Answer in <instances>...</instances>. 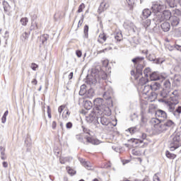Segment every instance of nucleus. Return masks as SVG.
I'll use <instances>...</instances> for the list:
<instances>
[{"label": "nucleus", "instance_id": "nucleus-55", "mask_svg": "<svg viewBox=\"0 0 181 181\" xmlns=\"http://www.w3.org/2000/svg\"><path fill=\"white\" fill-rule=\"evenodd\" d=\"M174 13H175V15H177V16H180V15H181L180 10H179V9H175V10H174Z\"/></svg>", "mask_w": 181, "mask_h": 181}, {"label": "nucleus", "instance_id": "nucleus-23", "mask_svg": "<svg viewBox=\"0 0 181 181\" xmlns=\"http://www.w3.org/2000/svg\"><path fill=\"white\" fill-rule=\"evenodd\" d=\"M150 80L151 81H158V80H160V76L156 72H153L150 74Z\"/></svg>", "mask_w": 181, "mask_h": 181}, {"label": "nucleus", "instance_id": "nucleus-37", "mask_svg": "<svg viewBox=\"0 0 181 181\" xmlns=\"http://www.w3.org/2000/svg\"><path fill=\"white\" fill-rule=\"evenodd\" d=\"M20 22L23 26H26L28 25V22H29V19L26 17L22 18Z\"/></svg>", "mask_w": 181, "mask_h": 181}, {"label": "nucleus", "instance_id": "nucleus-62", "mask_svg": "<svg viewBox=\"0 0 181 181\" xmlns=\"http://www.w3.org/2000/svg\"><path fill=\"white\" fill-rule=\"evenodd\" d=\"M103 64L104 67H107L108 66V61H103Z\"/></svg>", "mask_w": 181, "mask_h": 181}, {"label": "nucleus", "instance_id": "nucleus-39", "mask_svg": "<svg viewBox=\"0 0 181 181\" xmlns=\"http://www.w3.org/2000/svg\"><path fill=\"white\" fill-rule=\"evenodd\" d=\"M130 134H135V132H138L139 131V127L138 126H135L134 127H131L129 129Z\"/></svg>", "mask_w": 181, "mask_h": 181}, {"label": "nucleus", "instance_id": "nucleus-20", "mask_svg": "<svg viewBox=\"0 0 181 181\" xmlns=\"http://www.w3.org/2000/svg\"><path fill=\"white\" fill-rule=\"evenodd\" d=\"M37 19V15L33 14L31 16V29H37V23L36 20Z\"/></svg>", "mask_w": 181, "mask_h": 181}, {"label": "nucleus", "instance_id": "nucleus-28", "mask_svg": "<svg viewBox=\"0 0 181 181\" xmlns=\"http://www.w3.org/2000/svg\"><path fill=\"white\" fill-rule=\"evenodd\" d=\"M166 2L170 8H176L177 6V4L175 0H166Z\"/></svg>", "mask_w": 181, "mask_h": 181}, {"label": "nucleus", "instance_id": "nucleus-64", "mask_svg": "<svg viewBox=\"0 0 181 181\" xmlns=\"http://www.w3.org/2000/svg\"><path fill=\"white\" fill-rule=\"evenodd\" d=\"M3 167L8 168V163L6 161L3 162Z\"/></svg>", "mask_w": 181, "mask_h": 181}, {"label": "nucleus", "instance_id": "nucleus-58", "mask_svg": "<svg viewBox=\"0 0 181 181\" xmlns=\"http://www.w3.org/2000/svg\"><path fill=\"white\" fill-rule=\"evenodd\" d=\"M176 34H177V36H178V37H180V36H181V28H178V29L176 30Z\"/></svg>", "mask_w": 181, "mask_h": 181}, {"label": "nucleus", "instance_id": "nucleus-29", "mask_svg": "<svg viewBox=\"0 0 181 181\" xmlns=\"http://www.w3.org/2000/svg\"><path fill=\"white\" fill-rule=\"evenodd\" d=\"M3 8L4 9V12H9V9H11V6L6 1H3Z\"/></svg>", "mask_w": 181, "mask_h": 181}, {"label": "nucleus", "instance_id": "nucleus-1", "mask_svg": "<svg viewBox=\"0 0 181 181\" xmlns=\"http://www.w3.org/2000/svg\"><path fill=\"white\" fill-rule=\"evenodd\" d=\"M175 127V122L173 121L168 119L165 122H161L160 124L156 126V129H154V132L158 134V135L160 134H165L166 131H169V129H172Z\"/></svg>", "mask_w": 181, "mask_h": 181}, {"label": "nucleus", "instance_id": "nucleus-52", "mask_svg": "<svg viewBox=\"0 0 181 181\" xmlns=\"http://www.w3.org/2000/svg\"><path fill=\"white\" fill-rule=\"evenodd\" d=\"M47 114L48 117L52 118V110H50V106H47Z\"/></svg>", "mask_w": 181, "mask_h": 181}, {"label": "nucleus", "instance_id": "nucleus-32", "mask_svg": "<svg viewBox=\"0 0 181 181\" xmlns=\"http://www.w3.org/2000/svg\"><path fill=\"white\" fill-rule=\"evenodd\" d=\"M86 85L81 86V89L79 91V95H84L87 93V89H86Z\"/></svg>", "mask_w": 181, "mask_h": 181}, {"label": "nucleus", "instance_id": "nucleus-31", "mask_svg": "<svg viewBox=\"0 0 181 181\" xmlns=\"http://www.w3.org/2000/svg\"><path fill=\"white\" fill-rule=\"evenodd\" d=\"M163 88L165 89V90H170V81L169 80H165L164 82H163Z\"/></svg>", "mask_w": 181, "mask_h": 181}, {"label": "nucleus", "instance_id": "nucleus-18", "mask_svg": "<svg viewBox=\"0 0 181 181\" xmlns=\"http://www.w3.org/2000/svg\"><path fill=\"white\" fill-rule=\"evenodd\" d=\"M170 94H172V93H170V90L169 89L164 88H163V90L160 93V97H162V98H165L167 100H168L169 97L170 96Z\"/></svg>", "mask_w": 181, "mask_h": 181}, {"label": "nucleus", "instance_id": "nucleus-56", "mask_svg": "<svg viewBox=\"0 0 181 181\" xmlns=\"http://www.w3.org/2000/svg\"><path fill=\"white\" fill-rule=\"evenodd\" d=\"M141 121L142 122V124H146V119L145 118V117L143 116V115H141Z\"/></svg>", "mask_w": 181, "mask_h": 181}, {"label": "nucleus", "instance_id": "nucleus-9", "mask_svg": "<svg viewBox=\"0 0 181 181\" xmlns=\"http://www.w3.org/2000/svg\"><path fill=\"white\" fill-rule=\"evenodd\" d=\"M179 97H180V93H179V90H175L170 93L168 101L171 103L172 105H177V104H179Z\"/></svg>", "mask_w": 181, "mask_h": 181}, {"label": "nucleus", "instance_id": "nucleus-13", "mask_svg": "<svg viewBox=\"0 0 181 181\" xmlns=\"http://www.w3.org/2000/svg\"><path fill=\"white\" fill-rule=\"evenodd\" d=\"M169 21L172 28H176L180 23V18L176 16H173Z\"/></svg>", "mask_w": 181, "mask_h": 181}, {"label": "nucleus", "instance_id": "nucleus-16", "mask_svg": "<svg viewBox=\"0 0 181 181\" xmlns=\"http://www.w3.org/2000/svg\"><path fill=\"white\" fill-rule=\"evenodd\" d=\"M147 59L148 60H149V62H153V63H155L156 64H162V63H163V60H162V59H156L152 54H149L148 56H147Z\"/></svg>", "mask_w": 181, "mask_h": 181}, {"label": "nucleus", "instance_id": "nucleus-11", "mask_svg": "<svg viewBox=\"0 0 181 181\" xmlns=\"http://www.w3.org/2000/svg\"><path fill=\"white\" fill-rule=\"evenodd\" d=\"M92 73H93V74L96 75V78H98V80L100 81V80H107V73H105V71H103V70H98V69H95L93 71H92Z\"/></svg>", "mask_w": 181, "mask_h": 181}, {"label": "nucleus", "instance_id": "nucleus-63", "mask_svg": "<svg viewBox=\"0 0 181 181\" xmlns=\"http://www.w3.org/2000/svg\"><path fill=\"white\" fill-rule=\"evenodd\" d=\"M129 6L132 5V0H125Z\"/></svg>", "mask_w": 181, "mask_h": 181}, {"label": "nucleus", "instance_id": "nucleus-12", "mask_svg": "<svg viewBox=\"0 0 181 181\" xmlns=\"http://www.w3.org/2000/svg\"><path fill=\"white\" fill-rule=\"evenodd\" d=\"M97 81H99L98 78H97V75H95V74L93 73L92 76L87 78L86 83L93 87L97 84Z\"/></svg>", "mask_w": 181, "mask_h": 181}, {"label": "nucleus", "instance_id": "nucleus-42", "mask_svg": "<svg viewBox=\"0 0 181 181\" xmlns=\"http://www.w3.org/2000/svg\"><path fill=\"white\" fill-rule=\"evenodd\" d=\"M143 25L144 28L147 29V28H149V26H151V20L147 19L146 21L144 22Z\"/></svg>", "mask_w": 181, "mask_h": 181}, {"label": "nucleus", "instance_id": "nucleus-10", "mask_svg": "<svg viewBox=\"0 0 181 181\" xmlns=\"http://www.w3.org/2000/svg\"><path fill=\"white\" fill-rule=\"evenodd\" d=\"M100 113L97 112V111L93 110L91 112L90 114H89L88 116H86V119L88 124H95L97 125V118L100 117Z\"/></svg>", "mask_w": 181, "mask_h": 181}, {"label": "nucleus", "instance_id": "nucleus-57", "mask_svg": "<svg viewBox=\"0 0 181 181\" xmlns=\"http://www.w3.org/2000/svg\"><path fill=\"white\" fill-rule=\"evenodd\" d=\"M1 122L2 124H5L6 122V116L3 115V117H1Z\"/></svg>", "mask_w": 181, "mask_h": 181}, {"label": "nucleus", "instance_id": "nucleus-38", "mask_svg": "<svg viewBox=\"0 0 181 181\" xmlns=\"http://www.w3.org/2000/svg\"><path fill=\"white\" fill-rule=\"evenodd\" d=\"M84 107L86 110H89L90 108L93 107V103H91L90 101H86Z\"/></svg>", "mask_w": 181, "mask_h": 181}, {"label": "nucleus", "instance_id": "nucleus-8", "mask_svg": "<svg viewBox=\"0 0 181 181\" xmlns=\"http://www.w3.org/2000/svg\"><path fill=\"white\" fill-rule=\"evenodd\" d=\"M100 124L102 125H105V127H107V131H111L114 128V127H117V124H112L111 122H110V119H108L105 117H97V123L96 124Z\"/></svg>", "mask_w": 181, "mask_h": 181}, {"label": "nucleus", "instance_id": "nucleus-43", "mask_svg": "<svg viewBox=\"0 0 181 181\" xmlns=\"http://www.w3.org/2000/svg\"><path fill=\"white\" fill-rule=\"evenodd\" d=\"M84 8H86V5H84V4H81L78 8V13H81V12H83V9H84Z\"/></svg>", "mask_w": 181, "mask_h": 181}, {"label": "nucleus", "instance_id": "nucleus-51", "mask_svg": "<svg viewBox=\"0 0 181 181\" xmlns=\"http://www.w3.org/2000/svg\"><path fill=\"white\" fill-rule=\"evenodd\" d=\"M130 118L131 121H134V119H136V118H138V115H136V113H133L132 115H131Z\"/></svg>", "mask_w": 181, "mask_h": 181}, {"label": "nucleus", "instance_id": "nucleus-36", "mask_svg": "<svg viewBox=\"0 0 181 181\" xmlns=\"http://www.w3.org/2000/svg\"><path fill=\"white\" fill-rule=\"evenodd\" d=\"M88 25H86L83 28L84 37H86V39L88 38Z\"/></svg>", "mask_w": 181, "mask_h": 181}, {"label": "nucleus", "instance_id": "nucleus-21", "mask_svg": "<svg viewBox=\"0 0 181 181\" xmlns=\"http://www.w3.org/2000/svg\"><path fill=\"white\" fill-rule=\"evenodd\" d=\"M151 124L154 127V129H156V126L160 125L162 122V119L152 118L150 121Z\"/></svg>", "mask_w": 181, "mask_h": 181}, {"label": "nucleus", "instance_id": "nucleus-25", "mask_svg": "<svg viewBox=\"0 0 181 181\" xmlns=\"http://www.w3.org/2000/svg\"><path fill=\"white\" fill-rule=\"evenodd\" d=\"M152 91H158L160 88V83L158 82H153L151 84Z\"/></svg>", "mask_w": 181, "mask_h": 181}, {"label": "nucleus", "instance_id": "nucleus-49", "mask_svg": "<svg viewBox=\"0 0 181 181\" xmlns=\"http://www.w3.org/2000/svg\"><path fill=\"white\" fill-rule=\"evenodd\" d=\"M64 108H66L65 105H61L58 107V112L59 114H62V112H63V110H64Z\"/></svg>", "mask_w": 181, "mask_h": 181}, {"label": "nucleus", "instance_id": "nucleus-3", "mask_svg": "<svg viewBox=\"0 0 181 181\" xmlns=\"http://www.w3.org/2000/svg\"><path fill=\"white\" fill-rule=\"evenodd\" d=\"M170 149H177L180 145V142L181 141V132H175L170 136Z\"/></svg>", "mask_w": 181, "mask_h": 181}, {"label": "nucleus", "instance_id": "nucleus-45", "mask_svg": "<svg viewBox=\"0 0 181 181\" xmlns=\"http://www.w3.org/2000/svg\"><path fill=\"white\" fill-rule=\"evenodd\" d=\"M115 40H117V42H121V40H122V35L120 33V34H118V35H116L115 36Z\"/></svg>", "mask_w": 181, "mask_h": 181}, {"label": "nucleus", "instance_id": "nucleus-60", "mask_svg": "<svg viewBox=\"0 0 181 181\" xmlns=\"http://www.w3.org/2000/svg\"><path fill=\"white\" fill-rule=\"evenodd\" d=\"M31 83H32L33 84H34V86H37V80H36V78H34V79L31 81Z\"/></svg>", "mask_w": 181, "mask_h": 181}, {"label": "nucleus", "instance_id": "nucleus-33", "mask_svg": "<svg viewBox=\"0 0 181 181\" xmlns=\"http://www.w3.org/2000/svg\"><path fill=\"white\" fill-rule=\"evenodd\" d=\"M151 90H152L151 85H146L144 86V88L143 89V93L144 94H147Z\"/></svg>", "mask_w": 181, "mask_h": 181}, {"label": "nucleus", "instance_id": "nucleus-61", "mask_svg": "<svg viewBox=\"0 0 181 181\" xmlns=\"http://www.w3.org/2000/svg\"><path fill=\"white\" fill-rule=\"evenodd\" d=\"M168 110L170 111V112H173V111H175V107L169 106Z\"/></svg>", "mask_w": 181, "mask_h": 181}, {"label": "nucleus", "instance_id": "nucleus-44", "mask_svg": "<svg viewBox=\"0 0 181 181\" xmlns=\"http://www.w3.org/2000/svg\"><path fill=\"white\" fill-rule=\"evenodd\" d=\"M177 114H181V106H178L175 112H173V115L176 117Z\"/></svg>", "mask_w": 181, "mask_h": 181}, {"label": "nucleus", "instance_id": "nucleus-5", "mask_svg": "<svg viewBox=\"0 0 181 181\" xmlns=\"http://www.w3.org/2000/svg\"><path fill=\"white\" fill-rule=\"evenodd\" d=\"M82 129L83 133L86 134V136H84V139H86V142L92 144V145H98V140L91 137L93 136V132L84 126H82Z\"/></svg>", "mask_w": 181, "mask_h": 181}, {"label": "nucleus", "instance_id": "nucleus-59", "mask_svg": "<svg viewBox=\"0 0 181 181\" xmlns=\"http://www.w3.org/2000/svg\"><path fill=\"white\" fill-rule=\"evenodd\" d=\"M76 54L78 57H81L82 56V52L80 50H77Z\"/></svg>", "mask_w": 181, "mask_h": 181}, {"label": "nucleus", "instance_id": "nucleus-47", "mask_svg": "<svg viewBox=\"0 0 181 181\" xmlns=\"http://www.w3.org/2000/svg\"><path fill=\"white\" fill-rule=\"evenodd\" d=\"M66 169L69 175H76V170L71 169L70 167L67 168Z\"/></svg>", "mask_w": 181, "mask_h": 181}, {"label": "nucleus", "instance_id": "nucleus-30", "mask_svg": "<svg viewBox=\"0 0 181 181\" xmlns=\"http://www.w3.org/2000/svg\"><path fill=\"white\" fill-rule=\"evenodd\" d=\"M29 33H23L21 36V40H22V42H25V40H28V39H29Z\"/></svg>", "mask_w": 181, "mask_h": 181}, {"label": "nucleus", "instance_id": "nucleus-46", "mask_svg": "<svg viewBox=\"0 0 181 181\" xmlns=\"http://www.w3.org/2000/svg\"><path fill=\"white\" fill-rule=\"evenodd\" d=\"M181 81V78L180 76H175L174 78V82L176 83V84H180Z\"/></svg>", "mask_w": 181, "mask_h": 181}, {"label": "nucleus", "instance_id": "nucleus-4", "mask_svg": "<svg viewBox=\"0 0 181 181\" xmlns=\"http://www.w3.org/2000/svg\"><path fill=\"white\" fill-rule=\"evenodd\" d=\"M93 103H94V105L95 106L94 111H96V112H98L99 115H103V113L105 110V105H104V100H103V98H98L94 100Z\"/></svg>", "mask_w": 181, "mask_h": 181}, {"label": "nucleus", "instance_id": "nucleus-26", "mask_svg": "<svg viewBox=\"0 0 181 181\" xmlns=\"http://www.w3.org/2000/svg\"><path fill=\"white\" fill-rule=\"evenodd\" d=\"M49 40V35L44 34L40 37V42L42 45H47V40Z\"/></svg>", "mask_w": 181, "mask_h": 181}, {"label": "nucleus", "instance_id": "nucleus-22", "mask_svg": "<svg viewBox=\"0 0 181 181\" xmlns=\"http://www.w3.org/2000/svg\"><path fill=\"white\" fill-rule=\"evenodd\" d=\"M111 97H112V89L111 88L103 93V98L105 100H110Z\"/></svg>", "mask_w": 181, "mask_h": 181}, {"label": "nucleus", "instance_id": "nucleus-41", "mask_svg": "<svg viewBox=\"0 0 181 181\" xmlns=\"http://www.w3.org/2000/svg\"><path fill=\"white\" fill-rule=\"evenodd\" d=\"M83 166L86 168L88 170H91V164L89 162H83Z\"/></svg>", "mask_w": 181, "mask_h": 181}, {"label": "nucleus", "instance_id": "nucleus-27", "mask_svg": "<svg viewBox=\"0 0 181 181\" xmlns=\"http://www.w3.org/2000/svg\"><path fill=\"white\" fill-rule=\"evenodd\" d=\"M167 48L168 49V50H170V52H172V50H175V49L181 52V46L179 45H175L174 47L168 45H167Z\"/></svg>", "mask_w": 181, "mask_h": 181}, {"label": "nucleus", "instance_id": "nucleus-14", "mask_svg": "<svg viewBox=\"0 0 181 181\" xmlns=\"http://www.w3.org/2000/svg\"><path fill=\"white\" fill-rule=\"evenodd\" d=\"M156 117L157 118H161L162 122L168 118V115L166 114V112L162 110H158L156 112Z\"/></svg>", "mask_w": 181, "mask_h": 181}, {"label": "nucleus", "instance_id": "nucleus-35", "mask_svg": "<svg viewBox=\"0 0 181 181\" xmlns=\"http://www.w3.org/2000/svg\"><path fill=\"white\" fill-rule=\"evenodd\" d=\"M105 5H106V4H105V3H101L100 4V5L98 8V12L99 13H103V12H104V11H105L104 8H105Z\"/></svg>", "mask_w": 181, "mask_h": 181}, {"label": "nucleus", "instance_id": "nucleus-34", "mask_svg": "<svg viewBox=\"0 0 181 181\" xmlns=\"http://www.w3.org/2000/svg\"><path fill=\"white\" fill-rule=\"evenodd\" d=\"M165 156L168 158V159H175L176 158V155L174 153H170L169 151L165 152Z\"/></svg>", "mask_w": 181, "mask_h": 181}, {"label": "nucleus", "instance_id": "nucleus-24", "mask_svg": "<svg viewBox=\"0 0 181 181\" xmlns=\"http://www.w3.org/2000/svg\"><path fill=\"white\" fill-rule=\"evenodd\" d=\"M76 139H77V141H78V142H81V144H83L84 145H87V144H89L88 142H87V141H85L86 139H84V136L82 134H77L76 136Z\"/></svg>", "mask_w": 181, "mask_h": 181}, {"label": "nucleus", "instance_id": "nucleus-2", "mask_svg": "<svg viewBox=\"0 0 181 181\" xmlns=\"http://www.w3.org/2000/svg\"><path fill=\"white\" fill-rule=\"evenodd\" d=\"M144 60H145V57H136L132 59V63L136 66V71L138 76H142V70L145 67L144 66Z\"/></svg>", "mask_w": 181, "mask_h": 181}, {"label": "nucleus", "instance_id": "nucleus-40", "mask_svg": "<svg viewBox=\"0 0 181 181\" xmlns=\"http://www.w3.org/2000/svg\"><path fill=\"white\" fill-rule=\"evenodd\" d=\"M144 76L145 77H148L150 76V74H152V73L151 72V68L148 67V68H146L144 69Z\"/></svg>", "mask_w": 181, "mask_h": 181}, {"label": "nucleus", "instance_id": "nucleus-6", "mask_svg": "<svg viewBox=\"0 0 181 181\" xmlns=\"http://www.w3.org/2000/svg\"><path fill=\"white\" fill-rule=\"evenodd\" d=\"M172 16V12L170 10H163L156 15V19L158 22H165L170 21Z\"/></svg>", "mask_w": 181, "mask_h": 181}, {"label": "nucleus", "instance_id": "nucleus-17", "mask_svg": "<svg viewBox=\"0 0 181 181\" xmlns=\"http://www.w3.org/2000/svg\"><path fill=\"white\" fill-rule=\"evenodd\" d=\"M152 8H145L142 11L141 18L142 19H148V18L150 17L151 15H152Z\"/></svg>", "mask_w": 181, "mask_h": 181}, {"label": "nucleus", "instance_id": "nucleus-15", "mask_svg": "<svg viewBox=\"0 0 181 181\" xmlns=\"http://www.w3.org/2000/svg\"><path fill=\"white\" fill-rule=\"evenodd\" d=\"M25 145L27 148V152H30L32 149V139H30V136L29 134L27 135V137L25 140Z\"/></svg>", "mask_w": 181, "mask_h": 181}, {"label": "nucleus", "instance_id": "nucleus-53", "mask_svg": "<svg viewBox=\"0 0 181 181\" xmlns=\"http://www.w3.org/2000/svg\"><path fill=\"white\" fill-rule=\"evenodd\" d=\"M84 21V16H82L81 17V20H80L78 23V28H80V26H81V25H83V22Z\"/></svg>", "mask_w": 181, "mask_h": 181}, {"label": "nucleus", "instance_id": "nucleus-54", "mask_svg": "<svg viewBox=\"0 0 181 181\" xmlns=\"http://www.w3.org/2000/svg\"><path fill=\"white\" fill-rule=\"evenodd\" d=\"M56 127H57V123L56 122V121H53L52 123V129H56Z\"/></svg>", "mask_w": 181, "mask_h": 181}, {"label": "nucleus", "instance_id": "nucleus-48", "mask_svg": "<svg viewBox=\"0 0 181 181\" xmlns=\"http://www.w3.org/2000/svg\"><path fill=\"white\" fill-rule=\"evenodd\" d=\"M39 67V66L35 63H32L30 65V69H32V70H33L34 71H36V69H37Z\"/></svg>", "mask_w": 181, "mask_h": 181}, {"label": "nucleus", "instance_id": "nucleus-7", "mask_svg": "<svg viewBox=\"0 0 181 181\" xmlns=\"http://www.w3.org/2000/svg\"><path fill=\"white\" fill-rule=\"evenodd\" d=\"M166 9V4L163 1L154 2L151 6V11L153 13H160Z\"/></svg>", "mask_w": 181, "mask_h": 181}, {"label": "nucleus", "instance_id": "nucleus-50", "mask_svg": "<svg viewBox=\"0 0 181 181\" xmlns=\"http://www.w3.org/2000/svg\"><path fill=\"white\" fill-rule=\"evenodd\" d=\"M66 127L67 128V129H71V128H73V123H71V122H67L66 124Z\"/></svg>", "mask_w": 181, "mask_h": 181}, {"label": "nucleus", "instance_id": "nucleus-19", "mask_svg": "<svg viewBox=\"0 0 181 181\" xmlns=\"http://www.w3.org/2000/svg\"><path fill=\"white\" fill-rule=\"evenodd\" d=\"M160 28L163 32H169L170 30V23L164 21L160 24Z\"/></svg>", "mask_w": 181, "mask_h": 181}]
</instances>
